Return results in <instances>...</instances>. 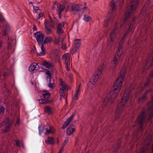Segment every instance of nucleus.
<instances>
[{"mask_svg": "<svg viewBox=\"0 0 153 153\" xmlns=\"http://www.w3.org/2000/svg\"><path fill=\"white\" fill-rule=\"evenodd\" d=\"M52 41V38L51 37L49 36L46 37L43 41L44 44H46L49 43L51 42Z\"/></svg>", "mask_w": 153, "mask_h": 153, "instance_id": "5701e85b", "label": "nucleus"}, {"mask_svg": "<svg viewBox=\"0 0 153 153\" xmlns=\"http://www.w3.org/2000/svg\"><path fill=\"white\" fill-rule=\"evenodd\" d=\"M53 140V137H48V140L45 141V143L47 144H53L54 143Z\"/></svg>", "mask_w": 153, "mask_h": 153, "instance_id": "6ab92c4d", "label": "nucleus"}, {"mask_svg": "<svg viewBox=\"0 0 153 153\" xmlns=\"http://www.w3.org/2000/svg\"><path fill=\"white\" fill-rule=\"evenodd\" d=\"M45 28L46 29V32L47 34H49L51 33V30L48 27L47 25H46V21H45Z\"/></svg>", "mask_w": 153, "mask_h": 153, "instance_id": "c85d7f7f", "label": "nucleus"}, {"mask_svg": "<svg viewBox=\"0 0 153 153\" xmlns=\"http://www.w3.org/2000/svg\"><path fill=\"white\" fill-rule=\"evenodd\" d=\"M12 121L9 118H5L0 124V127H1L5 124L12 125Z\"/></svg>", "mask_w": 153, "mask_h": 153, "instance_id": "1a4fd4ad", "label": "nucleus"}, {"mask_svg": "<svg viewBox=\"0 0 153 153\" xmlns=\"http://www.w3.org/2000/svg\"><path fill=\"white\" fill-rule=\"evenodd\" d=\"M81 44V40L80 39H76L74 40V45L75 47L79 48Z\"/></svg>", "mask_w": 153, "mask_h": 153, "instance_id": "a211bd4d", "label": "nucleus"}, {"mask_svg": "<svg viewBox=\"0 0 153 153\" xmlns=\"http://www.w3.org/2000/svg\"><path fill=\"white\" fill-rule=\"evenodd\" d=\"M66 58L65 59H70V58H69V56L70 54L68 53H67L66 54H65Z\"/></svg>", "mask_w": 153, "mask_h": 153, "instance_id": "680f3d73", "label": "nucleus"}, {"mask_svg": "<svg viewBox=\"0 0 153 153\" xmlns=\"http://www.w3.org/2000/svg\"><path fill=\"white\" fill-rule=\"evenodd\" d=\"M36 62H34L31 64L28 68L29 71L30 72H32L34 71L35 70H36Z\"/></svg>", "mask_w": 153, "mask_h": 153, "instance_id": "dca6fc26", "label": "nucleus"}, {"mask_svg": "<svg viewBox=\"0 0 153 153\" xmlns=\"http://www.w3.org/2000/svg\"><path fill=\"white\" fill-rule=\"evenodd\" d=\"M44 97L45 99V100L49 98L51 96V94L49 92H45L43 94Z\"/></svg>", "mask_w": 153, "mask_h": 153, "instance_id": "393cba45", "label": "nucleus"}, {"mask_svg": "<svg viewBox=\"0 0 153 153\" xmlns=\"http://www.w3.org/2000/svg\"><path fill=\"white\" fill-rule=\"evenodd\" d=\"M15 141L16 143V146H20V142L19 140H15Z\"/></svg>", "mask_w": 153, "mask_h": 153, "instance_id": "8fccbe9b", "label": "nucleus"}, {"mask_svg": "<svg viewBox=\"0 0 153 153\" xmlns=\"http://www.w3.org/2000/svg\"><path fill=\"white\" fill-rule=\"evenodd\" d=\"M109 19H108L107 20H105V23L104 24L103 26L104 27H106L108 26V25L109 22Z\"/></svg>", "mask_w": 153, "mask_h": 153, "instance_id": "49530a36", "label": "nucleus"}, {"mask_svg": "<svg viewBox=\"0 0 153 153\" xmlns=\"http://www.w3.org/2000/svg\"><path fill=\"white\" fill-rule=\"evenodd\" d=\"M65 67L67 70L68 71L69 70V66L70 65V60L68 58V59H65Z\"/></svg>", "mask_w": 153, "mask_h": 153, "instance_id": "412c9836", "label": "nucleus"}, {"mask_svg": "<svg viewBox=\"0 0 153 153\" xmlns=\"http://www.w3.org/2000/svg\"><path fill=\"white\" fill-rule=\"evenodd\" d=\"M5 108L2 106H0V115H3L5 112Z\"/></svg>", "mask_w": 153, "mask_h": 153, "instance_id": "c756f323", "label": "nucleus"}, {"mask_svg": "<svg viewBox=\"0 0 153 153\" xmlns=\"http://www.w3.org/2000/svg\"><path fill=\"white\" fill-rule=\"evenodd\" d=\"M148 8H149L146 7V6L144 5L143 8V10L145 12H146L148 10Z\"/></svg>", "mask_w": 153, "mask_h": 153, "instance_id": "bf43d9fd", "label": "nucleus"}, {"mask_svg": "<svg viewBox=\"0 0 153 153\" xmlns=\"http://www.w3.org/2000/svg\"><path fill=\"white\" fill-rule=\"evenodd\" d=\"M75 130L74 126L72 125H71L67 128L66 133L68 135H71L73 134Z\"/></svg>", "mask_w": 153, "mask_h": 153, "instance_id": "9d476101", "label": "nucleus"}, {"mask_svg": "<svg viewBox=\"0 0 153 153\" xmlns=\"http://www.w3.org/2000/svg\"><path fill=\"white\" fill-rule=\"evenodd\" d=\"M64 32L62 28H57V33L58 35H60L61 33Z\"/></svg>", "mask_w": 153, "mask_h": 153, "instance_id": "e433bc0d", "label": "nucleus"}, {"mask_svg": "<svg viewBox=\"0 0 153 153\" xmlns=\"http://www.w3.org/2000/svg\"><path fill=\"white\" fill-rule=\"evenodd\" d=\"M74 117V115H72L69 117L66 120V122L70 124L71 121L72 120Z\"/></svg>", "mask_w": 153, "mask_h": 153, "instance_id": "72a5a7b5", "label": "nucleus"}, {"mask_svg": "<svg viewBox=\"0 0 153 153\" xmlns=\"http://www.w3.org/2000/svg\"><path fill=\"white\" fill-rule=\"evenodd\" d=\"M20 123V119L17 117V119L16 123V125H19Z\"/></svg>", "mask_w": 153, "mask_h": 153, "instance_id": "e2e57ef3", "label": "nucleus"}, {"mask_svg": "<svg viewBox=\"0 0 153 153\" xmlns=\"http://www.w3.org/2000/svg\"><path fill=\"white\" fill-rule=\"evenodd\" d=\"M45 44L43 43V42L41 44H39V45H41V49L42 50H45V48H44V44Z\"/></svg>", "mask_w": 153, "mask_h": 153, "instance_id": "3c124183", "label": "nucleus"}, {"mask_svg": "<svg viewBox=\"0 0 153 153\" xmlns=\"http://www.w3.org/2000/svg\"><path fill=\"white\" fill-rule=\"evenodd\" d=\"M126 37V36H125L123 35L122 38L121 39L120 42L119 46L123 45V44L124 43L125 39Z\"/></svg>", "mask_w": 153, "mask_h": 153, "instance_id": "2f4dec72", "label": "nucleus"}, {"mask_svg": "<svg viewBox=\"0 0 153 153\" xmlns=\"http://www.w3.org/2000/svg\"><path fill=\"white\" fill-rule=\"evenodd\" d=\"M43 14L42 13H40L39 14L38 16L37 17V19L38 20L40 19L41 17L43 16Z\"/></svg>", "mask_w": 153, "mask_h": 153, "instance_id": "4d7b16f0", "label": "nucleus"}, {"mask_svg": "<svg viewBox=\"0 0 153 153\" xmlns=\"http://www.w3.org/2000/svg\"><path fill=\"white\" fill-rule=\"evenodd\" d=\"M123 45L119 46L118 47V50L116 53L114 57H117L120 59V56H121L123 51Z\"/></svg>", "mask_w": 153, "mask_h": 153, "instance_id": "6e6552de", "label": "nucleus"}, {"mask_svg": "<svg viewBox=\"0 0 153 153\" xmlns=\"http://www.w3.org/2000/svg\"><path fill=\"white\" fill-rule=\"evenodd\" d=\"M83 19L85 22H88L91 20V17L88 15L85 14L84 15Z\"/></svg>", "mask_w": 153, "mask_h": 153, "instance_id": "cd10ccee", "label": "nucleus"}, {"mask_svg": "<svg viewBox=\"0 0 153 153\" xmlns=\"http://www.w3.org/2000/svg\"><path fill=\"white\" fill-rule=\"evenodd\" d=\"M57 5L59 10L58 11H60V12L62 11L63 10L64 7H65L63 5H61L59 2L57 3Z\"/></svg>", "mask_w": 153, "mask_h": 153, "instance_id": "b1692460", "label": "nucleus"}, {"mask_svg": "<svg viewBox=\"0 0 153 153\" xmlns=\"http://www.w3.org/2000/svg\"><path fill=\"white\" fill-rule=\"evenodd\" d=\"M124 0H117V2H119L120 3V5H121V4L123 3V2Z\"/></svg>", "mask_w": 153, "mask_h": 153, "instance_id": "69168bd1", "label": "nucleus"}, {"mask_svg": "<svg viewBox=\"0 0 153 153\" xmlns=\"http://www.w3.org/2000/svg\"><path fill=\"white\" fill-rule=\"evenodd\" d=\"M34 36L36 38L38 44L42 43L43 41L44 36L41 33V31L37 32L34 33Z\"/></svg>", "mask_w": 153, "mask_h": 153, "instance_id": "423d86ee", "label": "nucleus"}, {"mask_svg": "<svg viewBox=\"0 0 153 153\" xmlns=\"http://www.w3.org/2000/svg\"><path fill=\"white\" fill-rule=\"evenodd\" d=\"M124 94L120 103L118 105L117 109L116 111L115 120H117L121 116L124 110L125 105L127 102L131 94L130 90H125Z\"/></svg>", "mask_w": 153, "mask_h": 153, "instance_id": "f03ea898", "label": "nucleus"}, {"mask_svg": "<svg viewBox=\"0 0 153 153\" xmlns=\"http://www.w3.org/2000/svg\"><path fill=\"white\" fill-rule=\"evenodd\" d=\"M50 130H49L48 128H45V129L46 130V132H45V135H48L50 133H52L53 132L52 131V129L51 127H49Z\"/></svg>", "mask_w": 153, "mask_h": 153, "instance_id": "473e14b6", "label": "nucleus"}, {"mask_svg": "<svg viewBox=\"0 0 153 153\" xmlns=\"http://www.w3.org/2000/svg\"><path fill=\"white\" fill-rule=\"evenodd\" d=\"M68 139H65L64 140L63 143H62V148H63L66 145L67 143H68Z\"/></svg>", "mask_w": 153, "mask_h": 153, "instance_id": "c03bdc74", "label": "nucleus"}, {"mask_svg": "<svg viewBox=\"0 0 153 153\" xmlns=\"http://www.w3.org/2000/svg\"><path fill=\"white\" fill-rule=\"evenodd\" d=\"M40 68V66H39V65H38V64H37L36 63V70H38Z\"/></svg>", "mask_w": 153, "mask_h": 153, "instance_id": "0e129e2a", "label": "nucleus"}, {"mask_svg": "<svg viewBox=\"0 0 153 153\" xmlns=\"http://www.w3.org/2000/svg\"><path fill=\"white\" fill-rule=\"evenodd\" d=\"M5 20L3 16L1 14L0 15V21L1 22H3L5 21Z\"/></svg>", "mask_w": 153, "mask_h": 153, "instance_id": "de8ad7c7", "label": "nucleus"}, {"mask_svg": "<svg viewBox=\"0 0 153 153\" xmlns=\"http://www.w3.org/2000/svg\"><path fill=\"white\" fill-rule=\"evenodd\" d=\"M12 47V45H11V43L10 42H9L8 43V45L7 46V48L8 49H10Z\"/></svg>", "mask_w": 153, "mask_h": 153, "instance_id": "052dcab7", "label": "nucleus"}, {"mask_svg": "<svg viewBox=\"0 0 153 153\" xmlns=\"http://www.w3.org/2000/svg\"><path fill=\"white\" fill-rule=\"evenodd\" d=\"M116 65H115L114 64H113L111 63V65L110 67L111 68L114 69L116 66Z\"/></svg>", "mask_w": 153, "mask_h": 153, "instance_id": "603ef678", "label": "nucleus"}, {"mask_svg": "<svg viewBox=\"0 0 153 153\" xmlns=\"http://www.w3.org/2000/svg\"><path fill=\"white\" fill-rule=\"evenodd\" d=\"M78 49V48H76V47L73 48L71 51L72 54H74L76 53L77 52V50Z\"/></svg>", "mask_w": 153, "mask_h": 153, "instance_id": "ea45409f", "label": "nucleus"}, {"mask_svg": "<svg viewBox=\"0 0 153 153\" xmlns=\"http://www.w3.org/2000/svg\"><path fill=\"white\" fill-rule=\"evenodd\" d=\"M39 133L40 134L45 130V128L42 126H40L39 127Z\"/></svg>", "mask_w": 153, "mask_h": 153, "instance_id": "79ce46f5", "label": "nucleus"}, {"mask_svg": "<svg viewBox=\"0 0 153 153\" xmlns=\"http://www.w3.org/2000/svg\"><path fill=\"white\" fill-rule=\"evenodd\" d=\"M64 26V25H62V24L60 23L58 24L57 27V28H62Z\"/></svg>", "mask_w": 153, "mask_h": 153, "instance_id": "864d4df0", "label": "nucleus"}, {"mask_svg": "<svg viewBox=\"0 0 153 153\" xmlns=\"http://www.w3.org/2000/svg\"><path fill=\"white\" fill-rule=\"evenodd\" d=\"M10 29V27L9 25L7 24L5 26V30L9 32Z\"/></svg>", "mask_w": 153, "mask_h": 153, "instance_id": "a18cd8bd", "label": "nucleus"}, {"mask_svg": "<svg viewBox=\"0 0 153 153\" xmlns=\"http://www.w3.org/2000/svg\"><path fill=\"white\" fill-rule=\"evenodd\" d=\"M80 84L79 85L78 88V89H77V91L76 92V94H75V95H74V100H76L78 99V98L77 97V95H78V93H79V92L80 91L79 88H80Z\"/></svg>", "mask_w": 153, "mask_h": 153, "instance_id": "7c9ffc66", "label": "nucleus"}, {"mask_svg": "<svg viewBox=\"0 0 153 153\" xmlns=\"http://www.w3.org/2000/svg\"><path fill=\"white\" fill-rule=\"evenodd\" d=\"M139 0H131L130 3L127 7V10L125 12L123 23H127V21L131 17L138 6Z\"/></svg>", "mask_w": 153, "mask_h": 153, "instance_id": "7ed1b4c3", "label": "nucleus"}, {"mask_svg": "<svg viewBox=\"0 0 153 153\" xmlns=\"http://www.w3.org/2000/svg\"><path fill=\"white\" fill-rule=\"evenodd\" d=\"M147 117V114L146 110L143 108L142 111L140 112L136 120V126L139 127L138 131L142 132L143 130V127L145 123Z\"/></svg>", "mask_w": 153, "mask_h": 153, "instance_id": "20e7f679", "label": "nucleus"}, {"mask_svg": "<svg viewBox=\"0 0 153 153\" xmlns=\"http://www.w3.org/2000/svg\"><path fill=\"white\" fill-rule=\"evenodd\" d=\"M8 32L4 30V31L3 32V35L4 36H6Z\"/></svg>", "mask_w": 153, "mask_h": 153, "instance_id": "338daca9", "label": "nucleus"}, {"mask_svg": "<svg viewBox=\"0 0 153 153\" xmlns=\"http://www.w3.org/2000/svg\"><path fill=\"white\" fill-rule=\"evenodd\" d=\"M104 70V65H102L100 66L97 71L95 72V75H96L98 76L99 75H100L102 73V71Z\"/></svg>", "mask_w": 153, "mask_h": 153, "instance_id": "2eb2a0df", "label": "nucleus"}, {"mask_svg": "<svg viewBox=\"0 0 153 153\" xmlns=\"http://www.w3.org/2000/svg\"><path fill=\"white\" fill-rule=\"evenodd\" d=\"M100 75H99L98 76L96 75H95V74L93 75L92 77V80L93 81L96 82L97 81V80L99 77H100Z\"/></svg>", "mask_w": 153, "mask_h": 153, "instance_id": "c9c22d12", "label": "nucleus"}, {"mask_svg": "<svg viewBox=\"0 0 153 153\" xmlns=\"http://www.w3.org/2000/svg\"><path fill=\"white\" fill-rule=\"evenodd\" d=\"M59 40L58 39H56L54 42V43L56 45H58L59 42Z\"/></svg>", "mask_w": 153, "mask_h": 153, "instance_id": "6e6d98bb", "label": "nucleus"}, {"mask_svg": "<svg viewBox=\"0 0 153 153\" xmlns=\"http://www.w3.org/2000/svg\"><path fill=\"white\" fill-rule=\"evenodd\" d=\"M146 107H147L148 111L150 113L148 119V121H149L153 116V97L152 101L147 103Z\"/></svg>", "mask_w": 153, "mask_h": 153, "instance_id": "39448f33", "label": "nucleus"}, {"mask_svg": "<svg viewBox=\"0 0 153 153\" xmlns=\"http://www.w3.org/2000/svg\"><path fill=\"white\" fill-rule=\"evenodd\" d=\"M120 59L117 57L114 56L113 60L111 62L113 64L117 65L118 64V61Z\"/></svg>", "mask_w": 153, "mask_h": 153, "instance_id": "a878e982", "label": "nucleus"}, {"mask_svg": "<svg viewBox=\"0 0 153 153\" xmlns=\"http://www.w3.org/2000/svg\"><path fill=\"white\" fill-rule=\"evenodd\" d=\"M136 16L134 17L132 19V20L129 21L128 23L129 26H130V27H131L132 28H134V29L135 28V27L134 26V25L136 23Z\"/></svg>", "mask_w": 153, "mask_h": 153, "instance_id": "4468645a", "label": "nucleus"}, {"mask_svg": "<svg viewBox=\"0 0 153 153\" xmlns=\"http://www.w3.org/2000/svg\"><path fill=\"white\" fill-rule=\"evenodd\" d=\"M121 140L120 139H119L117 142V146L116 148L115 149V150H117V152L118 150L119 149L120 147V143H121Z\"/></svg>", "mask_w": 153, "mask_h": 153, "instance_id": "4c0bfd02", "label": "nucleus"}, {"mask_svg": "<svg viewBox=\"0 0 153 153\" xmlns=\"http://www.w3.org/2000/svg\"><path fill=\"white\" fill-rule=\"evenodd\" d=\"M67 86H62V88H60L59 90V93L63 92L66 89Z\"/></svg>", "mask_w": 153, "mask_h": 153, "instance_id": "37998d69", "label": "nucleus"}, {"mask_svg": "<svg viewBox=\"0 0 153 153\" xmlns=\"http://www.w3.org/2000/svg\"><path fill=\"white\" fill-rule=\"evenodd\" d=\"M149 146V145L148 143L143 145L142 147L140 153H146V151L148 148Z\"/></svg>", "mask_w": 153, "mask_h": 153, "instance_id": "aec40b11", "label": "nucleus"}, {"mask_svg": "<svg viewBox=\"0 0 153 153\" xmlns=\"http://www.w3.org/2000/svg\"><path fill=\"white\" fill-rule=\"evenodd\" d=\"M40 65H42L44 66H45L46 68H49L50 67H52L53 66V64L52 63L50 62H48V61L44 60L42 62L41 64H39Z\"/></svg>", "mask_w": 153, "mask_h": 153, "instance_id": "f8f14e48", "label": "nucleus"}, {"mask_svg": "<svg viewBox=\"0 0 153 153\" xmlns=\"http://www.w3.org/2000/svg\"><path fill=\"white\" fill-rule=\"evenodd\" d=\"M111 5L112 8V10H115L116 9L115 3L113 2H111Z\"/></svg>", "mask_w": 153, "mask_h": 153, "instance_id": "58836bf2", "label": "nucleus"}, {"mask_svg": "<svg viewBox=\"0 0 153 153\" xmlns=\"http://www.w3.org/2000/svg\"><path fill=\"white\" fill-rule=\"evenodd\" d=\"M126 73L125 68H122L120 71V75L116 80L115 84L114 85L113 87L111 88L109 92L105 98L102 106V108L106 105L107 107H110L113 103L114 100L120 92Z\"/></svg>", "mask_w": 153, "mask_h": 153, "instance_id": "f257e3e1", "label": "nucleus"}, {"mask_svg": "<svg viewBox=\"0 0 153 153\" xmlns=\"http://www.w3.org/2000/svg\"><path fill=\"white\" fill-rule=\"evenodd\" d=\"M33 10H34V12H35V13H37V11L38 10H40L39 8V7H34V6H33Z\"/></svg>", "mask_w": 153, "mask_h": 153, "instance_id": "09e8293b", "label": "nucleus"}, {"mask_svg": "<svg viewBox=\"0 0 153 153\" xmlns=\"http://www.w3.org/2000/svg\"><path fill=\"white\" fill-rule=\"evenodd\" d=\"M12 125H6L4 128V129L3 131V133H7L8 131L9 127Z\"/></svg>", "mask_w": 153, "mask_h": 153, "instance_id": "f704fd0d", "label": "nucleus"}, {"mask_svg": "<svg viewBox=\"0 0 153 153\" xmlns=\"http://www.w3.org/2000/svg\"><path fill=\"white\" fill-rule=\"evenodd\" d=\"M82 5L80 4H74L71 7V11H79L82 9Z\"/></svg>", "mask_w": 153, "mask_h": 153, "instance_id": "9b49d317", "label": "nucleus"}, {"mask_svg": "<svg viewBox=\"0 0 153 153\" xmlns=\"http://www.w3.org/2000/svg\"><path fill=\"white\" fill-rule=\"evenodd\" d=\"M115 38V34L114 31H113L111 33L110 36V41L111 42H114V39Z\"/></svg>", "mask_w": 153, "mask_h": 153, "instance_id": "bb28decb", "label": "nucleus"}, {"mask_svg": "<svg viewBox=\"0 0 153 153\" xmlns=\"http://www.w3.org/2000/svg\"><path fill=\"white\" fill-rule=\"evenodd\" d=\"M47 71V72H46L45 74L47 75L46 77V79L49 82L48 86L50 88H53V85L54 84V83H51V78L52 74L51 73L49 72L48 70Z\"/></svg>", "mask_w": 153, "mask_h": 153, "instance_id": "0eeeda50", "label": "nucleus"}, {"mask_svg": "<svg viewBox=\"0 0 153 153\" xmlns=\"http://www.w3.org/2000/svg\"><path fill=\"white\" fill-rule=\"evenodd\" d=\"M61 94L60 95V96L61 97H63L64 98H65V96L64 94V93L63 92H61L60 93Z\"/></svg>", "mask_w": 153, "mask_h": 153, "instance_id": "774afa93", "label": "nucleus"}, {"mask_svg": "<svg viewBox=\"0 0 153 153\" xmlns=\"http://www.w3.org/2000/svg\"><path fill=\"white\" fill-rule=\"evenodd\" d=\"M45 53V50H42V51L40 53H38V56H41L44 55Z\"/></svg>", "mask_w": 153, "mask_h": 153, "instance_id": "a19ab883", "label": "nucleus"}, {"mask_svg": "<svg viewBox=\"0 0 153 153\" xmlns=\"http://www.w3.org/2000/svg\"><path fill=\"white\" fill-rule=\"evenodd\" d=\"M60 85L61 86H67L65 82H64L62 80H61L60 81Z\"/></svg>", "mask_w": 153, "mask_h": 153, "instance_id": "5fc2aeb1", "label": "nucleus"}, {"mask_svg": "<svg viewBox=\"0 0 153 153\" xmlns=\"http://www.w3.org/2000/svg\"><path fill=\"white\" fill-rule=\"evenodd\" d=\"M45 113H48L49 114H51V107L49 106H46L45 108Z\"/></svg>", "mask_w": 153, "mask_h": 153, "instance_id": "4be33fe9", "label": "nucleus"}, {"mask_svg": "<svg viewBox=\"0 0 153 153\" xmlns=\"http://www.w3.org/2000/svg\"><path fill=\"white\" fill-rule=\"evenodd\" d=\"M130 32V31H129L127 29L124 35V36H125L127 37V36L128 35V34Z\"/></svg>", "mask_w": 153, "mask_h": 153, "instance_id": "13d9d810", "label": "nucleus"}, {"mask_svg": "<svg viewBox=\"0 0 153 153\" xmlns=\"http://www.w3.org/2000/svg\"><path fill=\"white\" fill-rule=\"evenodd\" d=\"M39 102L40 104H48L50 103H51L53 101L52 100H47L44 99L39 100Z\"/></svg>", "mask_w": 153, "mask_h": 153, "instance_id": "f3484780", "label": "nucleus"}, {"mask_svg": "<svg viewBox=\"0 0 153 153\" xmlns=\"http://www.w3.org/2000/svg\"><path fill=\"white\" fill-rule=\"evenodd\" d=\"M152 90L151 89H149V90H147L145 93L143 94V95L140 98H139L138 99V101L139 102H143L144 100H146L147 98V94L149 91H151Z\"/></svg>", "mask_w": 153, "mask_h": 153, "instance_id": "ddd939ff", "label": "nucleus"}]
</instances>
